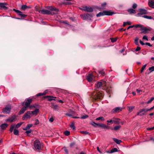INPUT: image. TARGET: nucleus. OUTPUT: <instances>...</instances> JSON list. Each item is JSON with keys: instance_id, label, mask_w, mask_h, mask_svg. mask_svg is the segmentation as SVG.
Instances as JSON below:
<instances>
[{"instance_id": "4", "label": "nucleus", "mask_w": 154, "mask_h": 154, "mask_svg": "<svg viewBox=\"0 0 154 154\" xmlns=\"http://www.w3.org/2000/svg\"><path fill=\"white\" fill-rule=\"evenodd\" d=\"M11 106L9 105H8L6 106L5 108L2 109V111L3 112L8 114L11 112Z\"/></svg>"}, {"instance_id": "55", "label": "nucleus", "mask_w": 154, "mask_h": 154, "mask_svg": "<svg viewBox=\"0 0 154 154\" xmlns=\"http://www.w3.org/2000/svg\"><path fill=\"white\" fill-rule=\"evenodd\" d=\"M48 8L50 9V10L51 11H54V8L51 6H49L48 7Z\"/></svg>"}, {"instance_id": "20", "label": "nucleus", "mask_w": 154, "mask_h": 154, "mask_svg": "<svg viewBox=\"0 0 154 154\" xmlns=\"http://www.w3.org/2000/svg\"><path fill=\"white\" fill-rule=\"evenodd\" d=\"M27 107L26 106L23 107L19 112V114L21 115L23 114L27 109Z\"/></svg>"}, {"instance_id": "42", "label": "nucleus", "mask_w": 154, "mask_h": 154, "mask_svg": "<svg viewBox=\"0 0 154 154\" xmlns=\"http://www.w3.org/2000/svg\"><path fill=\"white\" fill-rule=\"evenodd\" d=\"M134 27H135L136 28H140L141 29L142 28L143 26L141 25L140 24H137L135 25H134Z\"/></svg>"}, {"instance_id": "46", "label": "nucleus", "mask_w": 154, "mask_h": 154, "mask_svg": "<svg viewBox=\"0 0 154 154\" xmlns=\"http://www.w3.org/2000/svg\"><path fill=\"white\" fill-rule=\"evenodd\" d=\"M134 106H130L128 107L129 108V111L130 112H131L133 109L134 108Z\"/></svg>"}, {"instance_id": "62", "label": "nucleus", "mask_w": 154, "mask_h": 154, "mask_svg": "<svg viewBox=\"0 0 154 154\" xmlns=\"http://www.w3.org/2000/svg\"><path fill=\"white\" fill-rule=\"evenodd\" d=\"M107 122L108 123H113L112 118L111 120H107Z\"/></svg>"}, {"instance_id": "16", "label": "nucleus", "mask_w": 154, "mask_h": 154, "mask_svg": "<svg viewBox=\"0 0 154 154\" xmlns=\"http://www.w3.org/2000/svg\"><path fill=\"white\" fill-rule=\"evenodd\" d=\"M30 112L32 116L34 115L36 116L39 112V109H35L33 111H30Z\"/></svg>"}, {"instance_id": "31", "label": "nucleus", "mask_w": 154, "mask_h": 154, "mask_svg": "<svg viewBox=\"0 0 154 154\" xmlns=\"http://www.w3.org/2000/svg\"><path fill=\"white\" fill-rule=\"evenodd\" d=\"M95 120H97V121H99L100 120L102 121H105L104 118L103 117H98V118H97Z\"/></svg>"}, {"instance_id": "61", "label": "nucleus", "mask_w": 154, "mask_h": 154, "mask_svg": "<svg viewBox=\"0 0 154 154\" xmlns=\"http://www.w3.org/2000/svg\"><path fill=\"white\" fill-rule=\"evenodd\" d=\"M54 119L53 117L49 119V121L51 122H53Z\"/></svg>"}, {"instance_id": "57", "label": "nucleus", "mask_w": 154, "mask_h": 154, "mask_svg": "<svg viewBox=\"0 0 154 154\" xmlns=\"http://www.w3.org/2000/svg\"><path fill=\"white\" fill-rule=\"evenodd\" d=\"M143 40H146L147 41L148 40L147 37L146 35H144L143 36Z\"/></svg>"}, {"instance_id": "8", "label": "nucleus", "mask_w": 154, "mask_h": 154, "mask_svg": "<svg viewBox=\"0 0 154 154\" xmlns=\"http://www.w3.org/2000/svg\"><path fill=\"white\" fill-rule=\"evenodd\" d=\"M139 11L140 12L137 14V16H140L141 15L147 14V10L144 9L140 8L139 9Z\"/></svg>"}, {"instance_id": "52", "label": "nucleus", "mask_w": 154, "mask_h": 154, "mask_svg": "<svg viewBox=\"0 0 154 154\" xmlns=\"http://www.w3.org/2000/svg\"><path fill=\"white\" fill-rule=\"evenodd\" d=\"M110 39H111V42H116L117 40V38H110Z\"/></svg>"}, {"instance_id": "49", "label": "nucleus", "mask_w": 154, "mask_h": 154, "mask_svg": "<svg viewBox=\"0 0 154 154\" xmlns=\"http://www.w3.org/2000/svg\"><path fill=\"white\" fill-rule=\"evenodd\" d=\"M149 70L151 72L154 71V66H152L149 67Z\"/></svg>"}, {"instance_id": "28", "label": "nucleus", "mask_w": 154, "mask_h": 154, "mask_svg": "<svg viewBox=\"0 0 154 154\" xmlns=\"http://www.w3.org/2000/svg\"><path fill=\"white\" fill-rule=\"evenodd\" d=\"M127 11L130 14H134L135 13V11L133 9H129L127 10Z\"/></svg>"}, {"instance_id": "50", "label": "nucleus", "mask_w": 154, "mask_h": 154, "mask_svg": "<svg viewBox=\"0 0 154 154\" xmlns=\"http://www.w3.org/2000/svg\"><path fill=\"white\" fill-rule=\"evenodd\" d=\"M70 127L73 130H75V126L74 124V123H72L71 125H70Z\"/></svg>"}, {"instance_id": "40", "label": "nucleus", "mask_w": 154, "mask_h": 154, "mask_svg": "<svg viewBox=\"0 0 154 154\" xmlns=\"http://www.w3.org/2000/svg\"><path fill=\"white\" fill-rule=\"evenodd\" d=\"M23 123V122H20V123H17L16 126H15V128H19V127H20V126L22 125V124Z\"/></svg>"}, {"instance_id": "22", "label": "nucleus", "mask_w": 154, "mask_h": 154, "mask_svg": "<svg viewBox=\"0 0 154 154\" xmlns=\"http://www.w3.org/2000/svg\"><path fill=\"white\" fill-rule=\"evenodd\" d=\"M44 98H48V100L49 101H51L52 100H55V99H53L52 98H56L55 97H54L52 96H45L44 97Z\"/></svg>"}, {"instance_id": "15", "label": "nucleus", "mask_w": 154, "mask_h": 154, "mask_svg": "<svg viewBox=\"0 0 154 154\" xmlns=\"http://www.w3.org/2000/svg\"><path fill=\"white\" fill-rule=\"evenodd\" d=\"M16 118L15 115H14L11 117L9 118L8 119L6 120V121L12 122L15 121Z\"/></svg>"}, {"instance_id": "45", "label": "nucleus", "mask_w": 154, "mask_h": 154, "mask_svg": "<svg viewBox=\"0 0 154 154\" xmlns=\"http://www.w3.org/2000/svg\"><path fill=\"white\" fill-rule=\"evenodd\" d=\"M29 108V109L30 110H31L33 108H35L36 107V106L35 105H29V106L28 107Z\"/></svg>"}, {"instance_id": "5", "label": "nucleus", "mask_w": 154, "mask_h": 154, "mask_svg": "<svg viewBox=\"0 0 154 154\" xmlns=\"http://www.w3.org/2000/svg\"><path fill=\"white\" fill-rule=\"evenodd\" d=\"M25 101V102H24L23 103L22 105H23L24 103H25V105L26 106L28 107L29 106L30 103H32V99L29 97L26 99Z\"/></svg>"}, {"instance_id": "60", "label": "nucleus", "mask_w": 154, "mask_h": 154, "mask_svg": "<svg viewBox=\"0 0 154 154\" xmlns=\"http://www.w3.org/2000/svg\"><path fill=\"white\" fill-rule=\"evenodd\" d=\"M145 44L147 45H148L149 47H151L152 46V45H151L150 43L146 42L145 43Z\"/></svg>"}, {"instance_id": "1", "label": "nucleus", "mask_w": 154, "mask_h": 154, "mask_svg": "<svg viewBox=\"0 0 154 154\" xmlns=\"http://www.w3.org/2000/svg\"><path fill=\"white\" fill-rule=\"evenodd\" d=\"M114 14V13L109 11H103L102 12H100L97 14L96 16L99 17L104 15L110 16Z\"/></svg>"}, {"instance_id": "7", "label": "nucleus", "mask_w": 154, "mask_h": 154, "mask_svg": "<svg viewBox=\"0 0 154 154\" xmlns=\"http://www.w3.org/2000/svg\"><path fill=\"white\" fill-rule=\"evenodd\" d=\"M147 112L146 109L143 108L140 110L139 112L137 113V115L140 116H143L145 115V113Z\"/></svg>"}, {"instance_id": "18", "label": "nucleus", "mask_w": 154, "mask_h": 154, "mask_svg": "<svg viewBox=\"0 0 154 154\" xmlns=\"http://www.w3.org/2000/svg\"><path fill=\"white\" fill-rule=\"evenodd\" d=\"M85 11L87 12H92L93 11V9L91 7H88L87 6H85Z\"/></svg>"}, {"instance_id": "14", "label": "nucleus", "mask_w": 154, "mask_h": 154, "mask_svg": "<svg viewBox=\"0 0 154 154\" xmlns=\"http://www.w3.org/2000/svg\"><path fill=\"white\" fill-rule=\"evenodd\" d=\"M113 123L119 124L121 123L120 119L119 118L113 117L112 118Z\"/></svg>"}, {"instance_id": "54", "label": "nucleus", "mask_w": 154, "mask_h": 154, "mask_svg": "<svg viewBox=\"0 0 154 154\" xmlns=\"http://www.w3.org/2000/svg\"><path fill=\"white\" fill-rule=\"evenodd\" d=\"M64 150L66 154H68V151L66 148H64Z\"/></svg>"}, {"instance_id": "19", "label": "nucleus", "mask_w": 154, "mask_h": 154, "mask_svg": "<svg viewBox=\"0 0 154 154\" xmlns=\"http://www.w3.org/2000/svg\"><path fill=\"white\" fill-rule=\"evenodd\" d=\"M93 75L92 74H88L87 77V79L89 82H91L93 80Z\"/></svg>"}, {"instance_id": "32", "label": "nucleus", "mask_w": 154, "mask_h": 154, "mask_svg": "<svg viewBox=\"0 0 154 154\" xmlns=\"http://www.w3.org/2000/svg\"><path fill=\"white\" fill-rule=\"evenodd\" d=\"M118 151V149L116 148H114L112 149L110 151V153H112L115 152H117Z\"/></svg>"}, {"instance_id": "36", "label": "nucleus", "mask_w": 154, "mask_h": 154, "mask_svg": "<svg viewBox=\"0 0 154 154\" xmlns=\"http://www.w3.org/2000/svg\"><path fill=\"white\" fill-rule=\"evenodd\" d=\"M143 17L147 19H152V17L151 16H149L147 15H144Z\"/></svg>"}, {"instance_id": "2", "label": "nucleus", "mask_w": 154, "mask_h": 154, "mask_svg": "<svg viewBox=\"0 0 154 154\" xmlns=\"http://www.w3.org/2000/svg\"><path fill=\"white\" fill-rule=\"evenodd\" d=\"M34 146L37 150H39L41 148V145L40 141L38 140H36L34 142Z\"/></svg>"}, {"instance_id": "13", "label": "nucleus", "mask_w": 154, "mask_h": 154, "mask_svg": "<svg viewBox=\"0 0 154 154\" xmlns=\"http://www.w3.org/2000/svg\"><path fill=\"white\" fill-rule=\"evenodd\" d=\"M39 13L44 14H50L51 13V11L45 9H42L38 11Z\"/></svg>"}, {"instance_id": "48", "label": "nucleus", "mask_w": 154, "mask_h": 154, "mask_svg": "<svg viewBox=\"0 0 154 154\" xmlns=\"http://www.w3.org/2000/svg\"><path fill=\"white\" fill-rule=\"evenodd\" d=\"M138 38H135L134 40V43L137 45H138Z\"/></svg>"}, {"instance_id": "26", "label": "nucleus", "mask_w": 154, "mask_h": 154, "mask_svg": "<svg viewBox=\"0 0 154 154\" xmlns=\"http://www.w3.org/2000/svg\"><path fill=\"white\" fill-rule=\"evenodd\" d=\"M148 5L150 7L154 8V1L153 0L149 2Z\"/></svg>"}, {"instance_id": "38", "label": "nucleus", "mask_w": 154, "mask_h": 154, "mask_svg": "<svg viewBox=\"0 0 154 154\" xmlns=\"http://www.w3.org/2000/svg\"><path fill=\"white\" fill-rule=\"evenodd\" d=\"M81 133L82 134H84L85 135L89 134V133L86 131H81Z\"/></svg>"}, {"instance_id": "12", "label": "nucleus", "mask_w": 154, "mask_h": 154, "mask_svg": "<svg viewBox=\"0 0 154 154\" xmlns=\"http://www.w3.org/2000/svg\"><path fill=\"white\" fill-rule=\"evenodd\" d=\"M13 10L22 18H25L26 16V15L24 14H23L22 12L19 10H16L15 9H14Z\"/></svg>"}, {"instance_id": "30", "label": "nucleus", "mask_w": 154, "mask_h": 154, "mask_svg": "<svg viewBox=\"0 0 154 154\" xmlns=\"http://www.w3.org/2000/svg\"><path fill=\"white\" fill-rule=\"evenodd\" d=\"M99 124V123H96L94 122H92L90 123L91 125L95 128L98 127Z\"/></svg>"}, {"instance_id": "11", "label": "nucleus", "mask_w": 154, "mask_h": 154, "mask_svg": "<svg viewBox=\"0 0 154 154\" xmlns=\"http://www.w3.org/2000/svg\"><path fill=\"white\" fill-rule=\"evenodd\" d=\"M122 108L120 107H115L112 109L111 112L112 113H119L122 111Z\"/></svg>"}, {"instance_id": "51", "label": "nucleus", "mask_w": 154, "mask_h": 154, "mask_svg": "<svg viewBox=\"0 0 154 154\" xmlns=\"http://www.w3.org/2000/svg\"><path fill=\"white\" fill-rule=\"evenodd\" d=\"M99 73L103 75H104L105 73L103 70H100L99 71Z\"/></svg>"}, {"instance_id": "17", "label": "nucleus", "mask_w": 154, "mask_h": 154, "mask_svg": "<svg viewBox=\"0 0 154 154\" xmlns=\"http://www.w3.org/2000/svg\"><path fill=\"white\" fill-rule=\"evenodd\" d=\"M7 5L6 3H0V9L6 10L8 8L6 6V5Z\"/></svg>"}, {"instance_id": "58", "label": "nucleus", "mask_w": 154, "mask_h": 154, "mask_svg": "<svg viewBox=\"0 0 154 154\" xmlns=\"http://www.w3.org/2000/svg\"><path fill=\"white\" fill-rule=\"evenodd\" d=\"M137 5L135 3H134L133 5L132 8L133 9H135L137 8Z\"/></svg>"}, {"instance_id": "35", "label": "nucleus", "mask_w": 154, "mask_h": 154, "mask_svg": "<svg viewBox=\"0 0 154 154\" xmlns=\"http://www.w3.org/2000/svg\"><path fill=\"white\" fill-rule=\"evenodd\" d=\"M14 134L15 135H18L19 134V131H18L15 129H14Z\"/></svg>"}, {"instance_id": "29", "label": "nucleus", "mask_w": 154, "mask_h": 154, "mask_svg": "<svg viewBox=\"0 0 154 154\" xmlns=\"http://www.w3.org/2000/svg\"><path fill=\"white\" fill-rule=\"evenodd\" d=\"M113 141L115 142L117 144H119L122 142V141L117 139L114 138L113 139Z\"/></svg>"}, {"instance_id": "37", "label": "nucleus", "mask_w": 154, "mask_h": 154, "mask_svg": "<svg viewBox=\"0 0 154 154\" xmlns=\"http://www.w3.org/2000/svg\"><path fill=\"white\" fill-rule=\"evenodd\" d=\"M105 125L103 124H99V125L98 127H101L105 129Z\"/></svg>"}, {"instance_id": "44", "label": "nucleus", "mask_w": 154, "mask_h": 154, "mask_svg": "<svg viewBox=\"0 0 154 154\" xmlns=\"http://www.w3.org/2000/svg\"><path fill=\"white\" fill-rule=\"evenodd\" d=\"M102 87H103L106 86V82L105 81H103L101 82Z\"/></svg>"}, {"instance_id": "64", "label": "nucleus", "mask_w": 154, "mask_h": 154, "mask_svg": "<svg viewBox=\"0 0 154 154\" xmlns=\"http://www.w3.org/2000/svg\"><path fill=\"white\" fill-rule=\"evenodd\" d=\"M140 49V48L139 47H137L135 49V51H139Z\"/></svg>"}, {"instance_id": "24", "label": "nucleus", "mask_w": 154, "mask_h": 154, "mask_svg": "<svg viewBox=\"0 0 154 154\" xmlns=\"http://www.w3.org/2000/svg\"><path fill=\"white\" fill-rule=\"evenodd\" d=\"M8 125L6 123H4L1 125L0 127L1 128L2 130H4L7 128Z\"/></svg>"}, {"instance_id": "39", "label": "nucleus", "mask_w": 154, "mask_h": 154, "mask_svg": "<svg viewBox=\"0 0 154 154\" xmlns=\"http://www.w3.org/2000/svg\"><path fill=\"white\" fill-rule=\"evenodd\" d=\"M154 100V97H151L150 99L146 102V103L149 104L151 103Z\"/></svg>"}, {"instance_id": "59", "label": "nucleus", "mask_w": 154, "mask_h": 154, "mask_svg": "<svg viewBox=\"0 0 154 154\" xmlns=\"http://www.w3.org/2000/svg\"><path fill=\"white\" fill-rule=\"evenodd\" d=\"M32 125L31 124H28L27 125V128H28V129H29L32 126Z\"/></svg>"}, {"instance_id": "21", "label": "nucleus", "mask_w": 154, "mask_h": 154, "mask_svg": "<svg viewBox=\"0 0 154 154\" xmlns=\"http://www.w3.org/2000/svg\"><path fill=\"white\" fill-rule=\"evenodd\" d=\"M103 97V95L101 94H97L95 96V98L97 99H100Z\"/></svg>"}, {"instance_id": "47", "label": "nucleus", "mask_w": 154, "mask_h": 154, "mask_svg": "<svg viewBox=\"0 0 154 154\" xmlns=\"http://www.w3.org/2000/svg\"><path fill=\"white\" fill-rule=\"evenodd\" d=\"M64 134L66 136H68L70 134V132L68 131H66L64 132Z\"/></svg>"}, {"instance_id": "43", "label": "nucleus", "mask_w": 154, "mask_h": 154, "mask_svg": "<svg viewBox=\"0 0 154 154\" xmlns=\"http://www.w3.org/2000/svg\"><path fill=\"white\" fill-rule=\"evenodd\" d=\"M106 5V2H104L101 4V7L102 8H105Z\"/></svg>"}, {"instance_id": "27", "label": "nucleus", "mask_w": 154, "mask_h": 154, "mask_svg": "<svg viewBox=\"0 0 154 154\" xmlns=\"http://www.w3.org/2000/svg\"><path fill=\"white\" fill-rule=\"evenodd\" d=\"M121 128V126L120 125H116L114 127V128H111V130H114L115 131H117L119 130L120 128Z\"/></svg>"}, {"instance_id": "53", "label": "nucleus", "mask_w": 154, "mask_h": 154, "mask_svg": "<svg viewBox=\"0 0 154 154\" xmlns=\"http://www.w3.org/2000/svg\"><path fill=\"white\" fill-rule=\"evenodd\" d=\"M88 116L87 115L83 116L81 117V118L82 119H85L88 118Z\"/></svg>"}, {"instance_id": "33", "label": "nucleus", "mask_w": 154, "mask_h": 154, "mask_svg": "<svg viewBox=\"0 0 154 154\" xmlns=\"http://www.w3.org/2000/svg\"><path fill=\"white\" fill-rule=\"evenodd\" d=\"M46 92H44L43 93H40L36 95V96L37 97L43 95H45L46 94Z\"/></svg>"}, {"instance_id": "10", "label": "nucleus", "mask_w": 154, "mask_h": 154, "mask_svg": "<svg viewBox=\"0 0 154 154\" xmlns=\"http://www.w3.org/2000/svg\"><path fill=\"white\" fill-rule=\"evenodd\" d=\"M75 112L73 111H70V112H68L66 113V115L72 117V118L74 119H79L80 118L79 117H73V116L75 115Z\"/></svg>"}, {"instance_id": "41", "label": "nucleus", "mask_w": 154, "mask_h": 154, "mask_svg": "<svg viewBox=\"0 0 154 154\" xmlns=\"http://www.w3.org/2000/svg\"><path fill=\"white\" fill-rule=\"evenodd\" d=\"M14 127V125H11V126L10 128V131L11 132H12L13 129Z\"/></svg>"}, {"instance_id": "63", "label": "nucleus", "mask_w": 154, "mask_h": 154, "mask_svg": "<svg viewBox=\"0 0 154 154\" xmlns=\"http://www.w3.org/2000/svg\"><path fill=\"white\" fill-rule=\"evenodd\" d=\"M82 11H85V6L82 7V8H79Z\"/></svg>"}, {"instance_id": "23", "label": "nucleus", "mask_w": 154, "mask_h": 154, "mask_svg": "<svg viewBox=\"0 0 154 154\" xmlns=\"http://www.w3.org/2000/svg\"><path fill=\"white\" fill-rule=\"evenodd\" d=\"M51 107L54 110H57L58 109V106L57 105L54 104L53 103H51Z\"/></svg>"}, {"instance_id": "3", "label": "nucleus", "mask_w": 154, "mask_h": 154, "mask_svg": "<svg viewBox=\"0 0 154 154\" xmlns=\"http://www.w3.org/2000/svg\"><path fill=\"white\" fill-rule=\"evenodd\" d=\"M32 117L30 111H27L25 113L22 118L23 120H26Z\"/></svg>"}, {"instance_id": "25", "label": "nucleus", "mask_w": 154, "mask_h": 154, "mask_svg": "<svg viewBox=\"0 0 154 154\" xmlns=\"http://www.w3.org/2000/svg\"><path fill=\"white\" fill-rule=\"evenodd\" d=\"M101 87H102V85L101 82H97L95 85V88L96 89H98Z\"/></svg>"}, {"instance_id": "34", "label": "nucleus", "mask_w": 154, "mask_h": 154, "mask_svg": "<svg viewBox=\"0 0 154 154\" xmlns=\"http://www.w3.org/2000/svg\"><path fill=\"white\" fill-rule=\"evenodd\" d=\"M28 8V7L26 5H24L22 6L21 9L23 10H25Z\"/></svg>"}, {"instance_id": "56", "label": "nucleus", "mask_w": 154, "mask_h": 154, "mask_svg": "<svg viewBox=\"0 0 154 154\" xmlns=\"http://www.w3.org/2000/svg\"><path fill=\"white\" fill-rule=\"evenodd\" d=\"M35 125H37L39 124V121L38 119H36L35 120Z\"/></svg>"}, {"instance_id": "9", "label": "nucleus", "mask_w": 154, "mask_h": 154, "mask_svg": "<svg viewBox=\"0 0 154 154\" xmlns=\"http://www.w3.org/2000/svg\"><path fill=\"white\" fill-rule=\"evenodd\" d=\"M142 31L140 32L141 34L143 33L144 34H146L149 33V31L151 30L150 28H147L146 27H142L141 29Z\"/></svg>"}, {"instance_id": "6", "label": "nucleus", "mask_w": 154, "mask_h": 154, "mask_svg": "<svg viewBox=\"0 0 154 154\" xmlns=\"http://www.w3.org/2000/svg\"><path fill=\"white\" fill-rule=\"evenodd\" d=\"M81 16L84 20H88L91 17H93V14H86L84 15H81Z\"/></svg>"}]
</instances>
